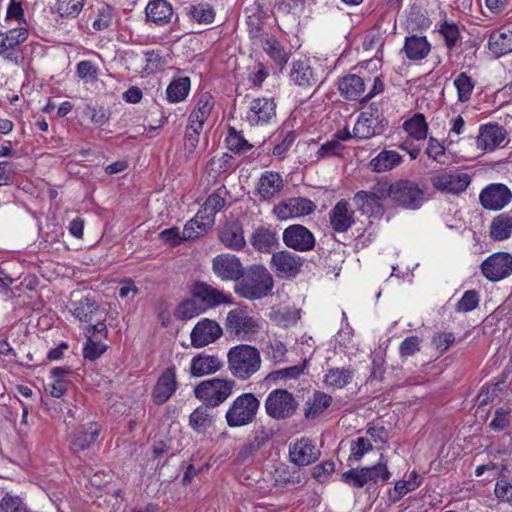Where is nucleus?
<instances>
[{
  "label": "nucleus",
  "instance_id": "obj_19",
  "mask_svg": "<svg viewBox=\"0 0 512 512\" xmlns=\"http://www.w3.org/2000/svg\"><path fill=\"white\" fill-rule=\"evenodd\" d=\"M100 432V426L94 422L78 427L71 435V450L77 453L90 449L97 442Z\"/></svg>",
  "mask_w": 512,
  "mask_h": 512
},
{
  "label": "nucleus",
  "instance_id": "obj_52",
  "mask_svg": "<svg viewBox=\"0 0 512 512\" xmlns=\"http://www.w3.org/2000/svg\"><path fill=\"white\" fill-rule=\"evenodd\" d=\"M439 33L443 36L445 44L449 49L455 47L460 38V30L453 22L444 21L439 26Z\"/></svg>",
  "mask_w": 512,
  "mask_h": 512
},
{
  "label": "nucleus",
  "instance_id": "obj_31",
  "mask_svg": "<svg viewBox=\"0 0 512 512\" xmlns=\"http://www.w3.org/2000/svg\"><path fill=\"white\" fill-rule=\"evenodd\" d=\"M213 106L212 96L208 93L202 94L188 118V122L194 124L192 127L203 129V124L208 119Z\"/></svg>",
  "mask_w": 512,
  "mask_h": 512
},
{
  "label": "nucleus",
  "instance_id": "obj_48",
  "mask_svg": "<svg viewBox=\"0 0 512 512\" xmlns=\"http://www.w3.org/2000/svg\"><path fill=\"white\" fill-rule=\"evenodd\" d=\"M97 310L98 305L96 301L85 297L76 303L74 315L82 322H89Z\"/></svg>",
  "mask_w": 512,
  "mask_h": 512
},
{
  "label": "nucleus",
  "instance_id": "obj_18",
  "mask_svg": "<svg viewBox=\"0 0 512 512\" xmlns=\"http://www.w3.org/2000/svg\"><path fill=\"white\" fill-rule=\"evenodd\" d=\"M272 267L277 275L282 278L295 277L301 270L303 259L289 251H280L272 255Z\"/></svg>",
  "mask_w": 512,
  "mask_h": 512
},
{
  "label": "nucleus",
  "instance_id": "obj_58",
  "mask_svg": "<svg viewBox=\"0 0 512 512\" xmlns=\"http://www.w3.org/2000/svg\"><path fill=\"white\" fill-rule=\"evenodd\" d=\"M494 493L500 502L512 503V483L507 478H500L496 482Z\"/></svg>",
  "mask_w": 512,
  "mask_h": 512
},
{
  "label": "nucleus",
  "instance_id": "obj_36",
  "mask_svg": "<svg viewBox=\"0 0 512 512\" xmlns=\"http://www.w3.org/2000/svg\"><path fill=\"white\" fill-rule=\"evenodd\" d=\"M353 201L357 208L365 215L374 216L382 214L384 211L383 204L377 201L369 191L360 190L354 197Z\"/></svg>",
  "mask_w": 512,
  "mask_h": 512
},
{
  "label": "nucleus",
  "instance_id": "obj_4",
  "mask_svg": "<svg viewBox=\"0 0 512 512\" xmlns=\"http://www.w3.org/2000/svg\"><path fill=\"white\" fill-rule=\"evenodd\" d=\"M225 330L229 336L247 341L260 330L259 322L252 317L246 307H237L227 313Z\"/></svg>",
  "mask_w": 512,
  "mask_h": 512
},
{
  "label": "nucleus",
  "instance_id": "obj_42",
  "mask_svg": "<svg viewBox=\"0 0 512 512\" xmlns=\"http://www.w3.org/2000/svg\"><path fill=\"white\" fill-rule=\"evenodd\" d=\"M190 90L189 77H180L173 80L167 87V99L172 103H177L186 98Z\"/></svg>",
  "mask_w": 512,
  "mask_h": 512
},
{
  "label": "nucleus",
  "instance_id": "obj_62",
  "mask_svg": "<svg viewBox=\"0 0 512 512\" xmlns=\"http://www.w3.org/2000/svg\"><path fill=\"white\" fill-rule=\"evenodd\" d=\"M306 365H294L280 370L273 371L270 376L274 379H296L304 373Z\"/></svg>",
  "mask_w": 512,
  "mask_h": 512
},
{
  "label": "nucleus",
  "instance_id": "obj_64",
  "mask_svg": "<svg viewBox=\"0 0 512 512\" xmlns=\"http://www.w3.org/2000/svg\"><path fill=\"white\" fill-rule=\"evenodd\" d=\"M343 149L344 146L338 140L332 139L322 144L317 153L319 157H331L340 155Z\"/></svg>",
  "mask_w": 512,
  "mask_h": 512
},
{
  "label": "nucleus",
  "instance_id": "obj_12",
  "mask_svg": "<svg viewBox=\"0 0 512 512\" xmlns=\"http://www.w3.org/2000/svg\"><path fill=\"white\" fill-rule=\"evenodd\" d=\"M375 103L370 105V112H363L354 125V137L359 139H370L384 131L387 122L383 124L384 118L374 108Z\"/></svg>",
  "mask_w": 512,
  "mask_h": 512
},
{
  "label": "nucleus",
  "instance_id": "obj_8",
  "mask_svg": "<svg viewBox=\"0 0 512 512\" xmlns=\"http://www.w3.org/2000/svg\"><path fill=\"white\" fill-rule=\"evenodd\" d=\"M381 455L380 460H382ZM391 476L387 463L380 461L373 466L363 467L360 470L350 469L342 474V480L356 488H362L368 482L377 484L379 481L386 482Z\"/></svg>",
  "mask_w": 512,
  "mask_h": 512
},
{
  "label": "nucleus",
  "instance_id": "obj_45",
  "mask_svg": "<svg viewBox=\"0 0 512 512\" xmlns=\"http://www.w3.org/2000/svg\"><path fill=\"white\" fill-rule=\"evenodd\" d=\"M189 16L199 24H211L215 18V12L211 5L199 3L189 8Z\"/></svg>",
  "mask_w": 512,
  "mask_h": 512
},
{
  "label": "nucleus",
  "instance_id": "obj_53",
  "mask_svg": "<svg viewBox=\"0 0 512 512\" xmlns=\"http://www.w3.org/2000/svg\"><path fill=\"white\" fill-rule=\"evenodd\" d=\"M350 448L349 460L359 461L367 452L372 450V442L367 437H358L351 442Z\"/></svg>",
  "mask_w": 512,
  "mask_h": 512
},
{
  "label": "nucleus",
  "instance_id": "obj_9",
  "mask_svg": "<svg viewBox=\"0 0 512 512\" xmlns=\"http://www.w3.org/2000/svg\"><path fill=\"white\" fill-rule=\"evenodd\" d=\"M482 275L491 282H499L512 274V255L496 252L488 256L480 265Z\"/></svg>",
  "mask_w": 512,
  "mask_h": 512
},
{
  "label": "nucleus",
  "instance_id": "obj_32",
  "mask_svg": "<svg viewBox=\"0 0 512 512\" xmlns=\"http://www.w3.org/2000/svg\"><path fill=\"white\" fill-rule=\"evenodd\" d=\"M430 44L424 36H408L405 39L404 52L410 60H422L430 52Z\"/></svg>",
  "mask_w": 512,
  "mask_h": 512
},
{
  "label": "nucleus",
  "instance_id": "obj_29",
  "mask_svg": "<svg viewBox=\"0 0 512 512\" xmlns=\"http://www.w3.org/2000/svg\"><path fill=\"white\" fill-rule=\"evenodd\" d=\"M338 91L346 100H358L365 91L364 80L356 74H348L339 80Z\"/></svg>",
  "mask_w": 512,
  "mask_h": 512
},
{
  "label": "nucleus",
  "instance_id": "obj_43",
  "mask_svg": "<svg viewBox=\"0 0 512 512\" xmlns=\"http://www.w3.org/2000/svg\"><path fill=\"white\" fill-rule=\"evenodd\" d=\"M262 47L271 59L282 69L289 59V55L283 46L273 37L266 38Z\"/></svg>",
  "mask_w": 512,
  "mask_h": 512
},
{
  "label": "nucleus",
  "instance_id": "obj_24",
  "mask_svg": "<svg viewBox=\"0 0 512 512\" xmlns=\"http://www.w3.org/2000/svg\"><path fill=\"white\" fill-rule=\"evenodd\" d=\"M223 367V361L217 355H210L204 352L195 355L190 363L189 373L192 377H203L211 375Z\"/></svg>",
  "mask_w": 512,
  "mask_h": 512
},
{
  "label": "nucleus",
  "instance_id": "obj_22",
  "mask_svg": "<svg viewBox=\"0 0 512 512\" xmlns=\"http://www.w3.org/2000/svg\"><path fill=\"white\" fill-rule=\"evenodd\" d=\"M319 456L320 451L308 438H302L293 445H290L289 448L290 460L297 466L309 465L315 462Z\"/></svg>",
  "mask_w": 512,
  "mask_h": 512
},
{
  "label": "nucleus",
  "instance_id": "obj_28",
  "mask_svg": "<svg viewBox=\"0 0 512 512\" xmlns=\"http://www.w3.org/2000/svg\"><path fill=\"white\" fill-rule=\"evenodd\" d=\"M252 247L261 253H270L278 245L277 233L265 226L254 230L250 237Z\"/></svg>",
  "mask_w": 512,
  "mask_h": 512
},
{
  "label": "nucleus",
  "instance_id": "obj_54",
  "mask_svg": "<svg viewBox=\"0 0 512 512\" xmlns=\"http://www.w3.org/2000/svg\"><path fill=\"white\" fill-rule=\"evenodd\" d=\"M0 512H29L22 499L7 493L0 501Z\"/></svg>",
  "mask_w": 512,
  "mask_h": 512
},
{
  "label": "nucleus",
  "instance_id": "obj_60",
  "mask_svg": "<svg viewBox=\"0 0 512 512\" xmlns=\"http://www.w3.org/2000/svg\"><path fill=\"white\" fill-rule=\"evenodd\" d=\"M510 409L503 407L495 411L493 420L489 423V427L494 431H502L510 426Z\"/></svg>",
  "mask_w": 512,
  "mask_h": 512
},
{
  "label": "nucleus",
  "instance_id": "obj_49",
  "mask_svg": "<svg viewBox=\"0 0 512 512\" xmlns=\"http://www.w3.org/2000/svg\"><path fill=\"white\" fill-rule=\"evenodd\" d=\"M225 204V198L222 197L219 192H214L204 202L203 210H201L202 215L204 217H211L213 224L215 214L219 212L225 206Z\"/></svg>",
  "mask_w": 512,
  "mask_h": 512
},
{
  "label": "nucleus",
  "instance_id": "obj_1",
  "mask_svg": "<svg viewBox=\"0 0 512 512\" xmlns=\"http://www.w3.org/2000/svg\"><path fill=\"white\" fill-rule=\"evenodd\" d=\"M274 281L271 273L263 265H252L243 268V276L237 281L234 291L240 297L255 300L269 295Z\"/></svg>",
  "mask_w": 512,
  "mask_h": 512
},
{
  "label": "nucleus",
  "instance_id": "obj_61",
  "mask_svg": "<svg viewBox=\"0 0 512 512\" xmlns=\"http://www.w3.org/2000/svg\"><path fill=\"white\" fill-rule=\"evenodd\" d=\"M192 123L188 122L185 132L184 148L188 153H193L199 143V136L202 129L192 127Z\"/></svg>",
  "mask_w": 512,
  "mask_h": 512
},
{
  "label": "nucleus",
  "instance_id": "obj_14",
  "mask_svg": "<svg viewBox=\"0 0 512 512\" xmlns=\"http://www.w3.org/2000/svg\"><path fill=\"white\" fill-rule=\"evenodd\" d=\"M316 205L310 199L304 197L289 198L281 201L273 208V213L280 220L296 218L313 213Z\"/></svg>",
  "mask_w": 512,
  "mask_h": 512
},
{
  "label": "nucleus",
  "instance_id": "obj_37",
  "mask_svg": "<svg viewBox=\"0 0 512 512\" xmlns=\"http://www.w3.org/2000/svg\"><path fill=\"white\" fill-rule=\"evenodd\" d=\"M402 156L393 150H383L370 161L371 169L375 172H386L400 165Z\"/></svg>",
  "mask_w": 512,
  "mask_h": 512
},
{
  "label": "nucleus",
  "instance_id": "obj_47",
  "mask_svg": "<svg viewBox=\"0 0 512 512\" xmlns=\"http://www.w3.org/2000/svg\"><path fill=\"white\" fill-rule=\"evenodd\" d=\"M454 85L457 89L458 100L466 102L470 99L474 89V81L465 72H461L454 80Z\"/></svg>",
  "mask_w": 512,
  "mask_h": 512
},
{
  "label": "nucleus",
  "instance_id": "obj_17",
  "mask_svg": "<svg viewBox=\"0 0 512 512\" xmlns=\"http://www.w3.org/2000/svg\"><path fill=\"white\" fill-rule=\"evenodd\" d=\"M471 182L467 173H442L431 177L432 186L441 192L458 195L464 192Z\"/></svg>",
  "mask_w": 512,
  "mask_h": 512
},
{
  "label": "nucleus",
  "instance_id": "obj_30",
  "mask_svg": "<svg viewBox=\"0 0 512 512\" xmlns=\"http://www.w3.org/2000/svg\"><path fill=\"white\" fill-rule=\"evenodd\" d=\"M145 12L147 21L159 26L169 23L173 16V8L166 0L150 1Z\"/></svg>",
  "mask_w": 512,
  "mask_h": 512
},
{
  "label": "nucleus",
  "instance_id": "obj_56",
  "mask_svg": "<svg viewBox=\"0 0 512 512\" xmlns=\"http://www.w3.org/2000/svg\"><path fill=\"white\" fill-rule=\"evenodd\" d=\"M478 303V293L475 290H468L456 304V310L459 312H470L478 306Z\"/></svg>",
  "mask_w": 512,
  "mask_h": 512
},
{
  "label": "nucleus",
  "instance_id": "obj_40",
  "mask_svg": "<svg viewBox=\"0 0 512 512\" xmlns=\"http://www.w3.org/2000/svg\"><path fill=\"white\" fill-rule=\"evenodd\" d=\"M290 78L300 87H311L316 83L311 67L303 61L293 63Z\"/></svg>",
  "mask_w": 512,
  "mask_h": 512
},
{
  "label": "nucleus",
  "instance_id": "obj_63",
  "mask_svg": "<svg viewBox=\"0 0 512 512\" xmlns=\"http://www.w3.org/2000/svg\"><path fill=\"white\" fill-rule=\"evenodd\" d=\"M420 350V339L418 336H410L403 340L399 347L401 357H409Z\"/></svg>",
  "mask_w": 512,
  "mask_h": 512
},
{
  "label": "nucleus",
  "instance_id": "obj_6",
  "mask_svg": "<svg viewBox=\"0 0 512 512\" xmlns=\"http://www.w3.org/2000/svg\"><path fill=\"white\" fill-rule=\"evenodd\" d=\"M298 402L294 395L286 389L272 390L265 400L266 414L274 420H285L296 414Z\"/></svg>",
  "mask_w": 512,
  "mask_h": 512
},
{
  "label": "nucleus",
  "instance_id": "obj_41",
  "mask_svg": "<svg viewBox=\"0 0 512 512\" xmlns=\"http://www.w3.org/2000/svg\"><path fill=\"white\" fill-rule=\"evenodd\" d=\"M403 128L415 140H424L427 137L428 124L422 113H415L404 122Z\"/></svg>",
  "mask_w": 512,
  "mask_h": 512
},
{
  "label": "nucleus",
  "instance_id": "obj_20",
  "mask_svg": "<svg viewBox=\"0 0 512 512\" xmlns=\"http://www.w3.org/2000/svg\"><path fill=\"white\" fill-rule=\"evenodd\" d=\"M177 388L176 368L168 367L158 378L152 392L154 403L161 405L167 402Z\"/></svg>",
  "mask_w": 512,
  "mask_h": 512
},
{
  "label": "nucleus",
  "instance_id": "obj_16",
  "mask_svg": "<svg viewBox=\"0 0 512 512\" xmlns=\"http://www.w3.org/2000/svg\"><path fill=\"white\" fill-rule=\"evenodd\" d=\"M283 242L295 251L307 252L314 248L315 237L305 226L294 224L284 230Z\"/></svg>",
  "mask_w": 512,
  "mask_h": 512
},
{
  "label": "nucleus",
  "instance_id": "obj_44",
  "mask_svg": "<svg viewBox=\"0 0 512 512\" xmlns=\"http://www.w3.org/2000/svg\"><path fill=\"white\" fill-rule=\"evenodd\" d=\"M269 318L272 322L283 327H288L295 324L300 318L299 311L289 307L272 308L269 313Z\"/></svg>",
  "mask_w": 512,
  "mask_h": 512
},
{
  "label": "nucleus",
  "instance_id": "obj_25",
  "mask_svg": "<svg viewBox=\"0 0 512 512\" xmlns=\"http://www.w3.org/2000/svg\"><path fill=\"white\" fill-rule=\"evenodd\" d=\"M506 138V130L498 124H487L480 128L477 137V147L482 150L493 151Z\"/></svg>",
  "mask_w": 512,
  "mask_h": 512
},
{
  "label": "nucleus",
  "instance_id": "obj_15",
  "mask_svg": "<svg viewBox=\"0 0 512 512\" xmlns=\"http://www.w3.org/2000/svg\"><path fill=\"white\" fill-rule=\"evenodd\" d=\"M222 334L223 329L217 321L204 318L200 320L191 331V345L195 348H202L214 343Z\"/></svg>",
  "mask_w": 512,
  "mask_h": 512
},
{
  "label": "nucleus",
  "instance_id": "obj_10",
  "mask_svg": "<svg viewBox=\"0 0 512 512\" xmlns=\"http://www.w3.org/2000/svg\"><path fill=\"white\" fill-rule=\"evenodd\" d=\"M191 295L198 298L205 311L221 305L233 304V298L230 294H225L222 290L204 281L194 282L191 288Z\"/></svg>",
  "mask_w": 512,
  "mask_h": 512
},
{
  "label": "nucleus",
  "instance_id": "obj_2",
  "mask_svg": "<svg viewBox=\"0 0 512 512\" xmlns=\"http://www.w3.org/2000/svg\"><path fill=\"white\" fill-rule=\"evenodd\" d=\"M227 363L230 373L235 378L245 381L260 369V352L254 346L239 344L229 349Z\"/></svg>",
  "mask_w": 512,
  "mask_h": 512
},
{
  "label": "nucleus",
  "instance_id": "obj_50",
  "mask_svg": "<svg viewBox=\"0 0 512 512\" xmlns=\"http://www.w3.org/2000/svg\"><path fill=\"white\" fill-rule=\"evenodd\" d=\"M84 4L85 0H57L56 10L61 17H76Z\"/></svg>",
  "mask_w": 512,
  "mask_h": 512
},
{
  "label": "nucleus",
  "instance_id": "obj_26",
  "mask_svg": "<svg viewBox=\"0 0 512 512\" xmlns=\"http://www.w3.org/2000/svg\"><path fill=\"white\" fill-rule=\"evenodd\" d=\"M221 243L235 251L242 250L246 245L242 225L238 221L226 223L219 231Z\"/></svg>",
  "mask_w": 512,
  "mask_h": 512
},
{
  "label": "nucleus",
  "instance_id": "obj_51",
  "mask_svg": "<svg viewBox=\"0 0 512 512\" xmlns=\"http://www.w3.org/2000/svg\"><path fill=\"white\" fill-rule=\"evenodd\" d=\"M86 337L87 342L83 349V355L86 360L94 361L107 350V346L100 340L94 339V335L89 334Z\"/></svg>",
  "mask_w": 512,
  "mask_h": 512
},
{
  "label": "nucleus",
  "instance_id": "obj_46",
  "mask_svg": "<svg viewBox=\"0 0 512 512\" xmlns=\"http://www.w3.org/2000/svg\"><path fill=\"white\" fill-rule=\"evenodd\" d=\"M189 423L197 432H204L211 425L208 406L204 405L196 408L190 415Z\"/></svg>",
  "mask_w": 512,
  "mask_h": 512
},
{
  "label": "nucleus",
  "instance_id": "obj_5",
  "mask_svg": "<svg viewBox=\"0 0 512 512\" xmlns=\"http://www.w3.org/2000/svg\"><path fill=\"white\" fill-rule=\"evenodd\" d=\"M260 401L253 393L238 396L226 412L225 419L229 427H241L252 423L257 415Z\"/></svg>",
  "mask_w": 512,
  "mask_h": 512
},
{
  "label": "nucleus",
  "instance_id": "obj_35",
  "mask_svg": "<svg viewBox=\"0 0 512 512\" xmlns=\"http://www.w3.org/2000/svg\"><path fill=\"white\" fill-rule=\"evenodd\" d=\"M512 234V216L502 213L493 218L489 228V236L494 241H503Z\"/></svg>",
  "mask_w": 512,
  "mask_h": 512
},
{
  "label": "nucleus",
  "instance_id": "obj_38",
  "mask_svg": "<svg viewBox=\"0 0 512 512\" xmlns=\"http://www.w3.org/2000/svg\"><path fill=\"white\" fill-rule=\"evenodd\" d=\"M354 370L352 368H331L324 377V383L334 389H341L347 386L353 379Z\"/></svg>",
  "mask_w": 512,
  "mask_h": 512
},
{
  "label": "nucleus",
  "instance_id": "obj_59",
  "mask_svg": "<svg viewBox=\"0 0 512 512\" xmlns=\"http://www.w3.org/2000/svg\"><path fill=\"white\" fill-rule=\"evenodd\" d=\"M393 183L387 181H378L373 185L369 193L380 203L385 199L392 200Z\"/></svg>",
  "mask_w": 512,
  "mask_h": 512
},
{
  "label": "nucleus",
  "instance_id": "obj_39",
  "mask_svg": "<svg viewBox=\"0 0 512 512\" xmlns=\"http://www.w3.org/2000/svg\"><path fill=\"white\" fill-rule=\"evenodd\" d=\"M204 312L206 311L198 301V298L191 295L190 298L184 299L177 305L174 311V316L176 319L184 321L194 318Z\"/></svg>",
  "mask_w": 512,
  "mask_h": 512
},
{
  "label": "nucleus",
  "instance_id": "obj_13",
  "mask_svg": "<svg viewBox=\"0 0 512 512\" xmlns=\"http://www.w3.org/2000/svg\"><path fill=\"white\" fill-rule=\"evenodd\" d=\"M243 265L240 259L233 254H220L212 260L214 274L223 281H235L243 276Z\"/></svg>",
  "mask_w": 512,
  "mask_h": 512
},
{
  "label": "nucleus",
  "instance_id": "obj_21",
  "mask_svg": "<svg viewBox=\"0 0 512 512\" xmlns=\"http://www.w3.org/2000/svg\"><path fill=\"white\" fill-rule=\"evenodd\" d=\"M276 115V104L272 98H256L250 105L247 120L251 125L268 123Z\"/></svg>",
  "mask_w": 512,
  "mask_h": 512
},
{
  "label": "nucleus",
  "instance_id": "obj_11",
  "mask_svg": "<svg viewBox=\"0 0 512 512\" xmlns=\"http://www.w3.org/2000/svg\"><path fill=\"white\" fill-rule=\"evenodd\" d=\"M512 200V191L502 183H491L484 187L479 194V202L486 210L499 211Z\"/></svg>",
  "mask_w": 512,
  "mask_h": 512
},
{
  "label": "nucleus",
  "instance_id": "obj_3",
  "mask_svg": "<svg viewBox=\"0 0 512 512\" xmlns=\"http://www.w3.org/2000/svg\"><path fill=\"white\" fill-rule=\"evenodd\" d=\"M236 383L231 379L213 378L194 387V395L208 407H218L232 394Z\"/></svg>",
  "mask_w": 512,
  "mask_h": 512
},
{
  "label": "nucleus",
  "instance_id": "obj_55",
  "mask_svg": "<svg viewBox=\"0 0 512 512\" xmlns=\"http://www.w3.org/2000/svg\"><path fill=\"white\" fill-rule=\"evenodd\" d=\"M113 12L114 9L110 5L104 4L100 7L98 9L97 17L93 21V28L97 31L107 29L112 23Z\"/></svg>",
  "mask_w": 512,
  "mask_h": 512
},
{
  "label": "nucleus",
  "instance_id": "obj_34",
  "mask_svg": "<svg viewBox=\"0 0 512 512\" xmlns=\"http://www.w3.org/2000/svg\"><path fill=\"white\" fill-rule=\"evenodd\" d=\"M212 226V218L204 217L202 211H199L196 216L188 221L182 231L183 240H193L204 233Z\"/></svg>",
  "mask_w": 512,
  "mask_h": 512
},
{
  "label": "nucleus",
  "instance_id": "obj_23",
  "mask_svg": "<svg viewBox=\"0 0 512 512\" xmlns=\"http://www.w3.org/2000/svg\"><path fill=\"white\" fill-rule=\"evenodd\" d=\"M283 187L284 181L280 173L274 171L264 172L256 186L259 200L270 202L279 195Z\"/></svg>",
  "mask_w": 512,
  "mask_h": 512
},
{
  "label": "nucleus",
  "instance_id": "obj_57",
  "mask_svg": "<svg viewBox=\"0 0 512 512\" xmlns=\"http://www.w3.org/2000/svg\"><path fill=\"white\" fill-rule=\"evenodd\" d=\"M227 144L231 151L237 153H244L252 148V145L249 144L242 136L237 134L234 128H230Z\"/></svg>",
  "mask_w": 512,
  "mask_h": 512
},
{
  "label": "nucleus",
  "instance_id": "obj_33",
  "mask_svg": "<svg viewBox=\"0 0 512 512\" xmlns=\"http://www.w3.org/2000/svg\"><path fill=\"white\" fill-rule=\"evenodd\" d=\"M332 397L322 391H316L305 404L304 417L306 419H316L320 416L331 404Z\"/></svg>",
  "mask_w": 512,
  "mask_h": 512
},
{
  "label": "nucleus",
  "instance_id": "obj_27",
  "mask_svg": "<svg viewBox=\"0 0 512 512\" xmlns=\"http://www.w3.org/2000/svg\"><path fill=\"white\" fill-rule=\"evenodd\" d=\"M329 218L334 231L345 232L354 224V211L349 210V203L342 199L332 208Z\"/></svg>",
  "mask_w": 512,
  "mask_h": 512
},
{
  "label": "nucleus",
  "instance_id": "obj_7",
  "mask_svg": "<svg viewBox=\"0 0 512 512\" xmlns=\"http://www.w3.org/2000/svg\"><path fill=\"white\" fill-rule=\"evenodd\" d=\"M392 202L405 209L417 210L425 202V191L412 180L400 179L393 182Z\"/></svg>",
  "mask_w": 512,
  "mask_h": 512
}]
</instances>
